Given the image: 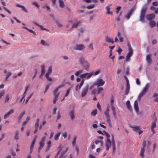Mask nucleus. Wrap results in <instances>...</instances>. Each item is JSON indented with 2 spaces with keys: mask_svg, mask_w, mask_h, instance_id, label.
Listing matches in <instances>:
<instances>
[{
  "mask_svg": "<svg viewBox=\"0 0 158 158\" xmlns=\"http://www.w3.org/2000/svg\"><path fill=\"white\" fill-rule=\"evenodd\" d=\"M39 118L37 119L36 122L35 124V128H38L39 126Z\"/></svg>",
  "mask_w": 158,
  "mask_h": 158,
  "instance_id": "obj_48",
  "label": "nucleus"
},
{
  "mask_svg": "<svg viewBox=\"0 0 158 158\" xmlns=\"http://www.w3.org/2000/svg\"><path fill=\"white\" fill-rule=\"evenodd\" d=\"M149 88V85L148 84H147L145 87L143 89L142 92L140 93L138 97V98H141L148 91V89Z\"/></svg>",
  "mask_w": 158,
  "mask_h": 158,
  "instance_id": "obj_5",
  "label": "nucleus"
},
{
  "mask_svg": "<svg viewBox=\"0 0 158 158\" xmlns=\"http://www.w3.org/2000/svg\"><path fill=\"white\" fill-rule=\"evenodd\" d=\"M101 72V70L100 69H98L96 71L94 72H91V73L92 74V76L93 75H94L95 76H96L97 75L99 74Z\"/></svg>",
  "mask_w": 158,
  "mask_h": 158,
  "instance_id": "obj_40",
  "label": "nucleus"
},
{
  "mask_svg": "<svg viewBox=\"0 0 158 158\" xmlns=\"http://www.w3.org/2000/svg\"><path fill=\"white\" fill-rule=\"evenodd\" d=\"M112 144L113 152L112 153L113 155H114L115 151V141L114 138V136L112 135Z\"/></svg>",
  "mask_w": 158,
  "mask_h": 158,
  "instance_id": "obj_11",
  "label": "nucleus"
},
{
  "mask_svg": "<svg viewBox=\"0 0 158 158\" xmlns=\"http://www.w3.org/2000/svg\"><path fill=\"white\" fill-rule=\"evenodd\" d=\"M85 48L84 45L83 44L76 45L74 47V49L76 50H82Z\"/></svg>",
  "mask_w": 158,
  "mask_h": 158,
  "instance_id": "obj_9",
  "label": "nucleus"
},
{
  "mask_svg": "<svg viewBox=\"0 0 158 158\" xmlns=\"http://www.w3.org/2000/svg\"><path fill=\"white\" fill-rule=\"evenodd\" d=\"M16 6L17 7L22 8V10L26 12V13L28 12V10L24 6L20 5L19 4H17L16 5Z\"/></svg>",
  "mask_w": 158,
  "mask_h": 158,
  "instance_id": "obj_16",
  "label": "nucleus"
},
{
  "mask_svg": "<svg viewBox=\"0 0 158 158\" xmlns=\"http://www.w3.org/2000/svg\"><path fill=\"white\" fill-rule=\"evenodd\" d=\"M58 90V89H56V88L54 90L53 92V95L55 97H58L59 95V93H57V92Z\"/></svg>",
  "mask_w": 158,
  "mask_h": 158,
  "instance_id": "obj_38",
  "label": "nucleus"
},
{
  "mask_svg": "<svg viewBox=\"0 0 158 158\" xmlns=\"http://www.w3.org/2000/svg\"><path fill=\"white\" fill-rule=\"evenodd\" d=\"M23 28L24 29H26L28 31H29L31 33L33 34L34 35H36L35 32L34 31L32 30L28 29L27 27H23Z\"/></svg>",
  "mask_w": 158,
  "mask_h": 158,
  "instance_id": "obj_31",
  "label": "nucleus"
},
{
  "mask_svg": "<svg viewBox=\"0 0 158 158\" xmlns=\"http://www.w3.org/2000/svg\"><path fill=\"white\" fill-rule=\"evenodd\" d=\"M45 66L44 64H42L41 66V75L40 76V78H41V76H42L45 73Z\"/></svg>",
  "mask_w": 158,
  "mask_h": 158,
  "instance_id": "obj_22",
  "label": "nucleus"
},
{
  "mask_svg": "<svg viewBox=\"0 0 158 158\" xmlns=\"http://www.w3.org/2000/svg\"><path fill=\"white\" fill-rule=\"evenodd\" d=\"M111 108L112 110L113 115L115 118H116V114L115 107L114 105H111Z\"/></svg>",
  "mask_w": 158,
  "mask_h": 158,
  "instance_id": "obj_20",
  "label": "nucleus"
},
{
  "mask_svg": "<svg viewBox=\"0 0 158 158\" xmlns=\"http://www.w3.org/2000/svg\"><path fill=\"white\" fill-rule=\"evenodd\" d=\"M97 110L95 109L91 113V115L94 116L97 114Z\"/></svg>",
  "mask_w": 158,
  "mask_h": 158,
  "instance_id": "obj_46",
  "label": "nucleus"
},
{
  "mask_svg": "<svg viewBox=\"0 0 158 158\" xmlns=\"http://www.w3.org/2000/svg\"><path fill=\"white\" fill-rule=\"evenodd\" d=\"M61 133L60 132H57L54 136V139L56 140H57L58 139L59 137L60 136Z\"/></svg>",
  "mask_w": 158,
  "mask_h": 158,
  "instance_id": "obj_36",
  "label": "nucleus"
},
{
  "mask_svg": "<svg viewBox=\"0 0 158 158\" xmlns=\"http://www.w3.org/2000/svg\"><path fill=\"white\" fill-rule=\"evenodd\" d=\"M51 141H49L47 143V148L46 151L48 150L51 146Z\"/></svg>",
  "mask_w": 158,
  "mask_h": 158,
  "instance_id": "obj_54",
  "label": "nucleus"
},
{
  "mask_svg": "<svg viewBox=\"0 0 158 158\" xmlns=\"http://www.w3.org/2000/svg\"><path fill=\"white\" fill-rule=\"evenodd\" d=\"M142 146L143 147L142 148H145L146 146V141L145 140H143V142L142 143Z\"/></svg>",
  "mask_w": 158,
  "mask_h": 158,
  "instance_id": "obj_53",
  "label": "nucleus"
},
{
  "mask_svg": "<svg viewBox=\"0 0 158 158\" xmlns=\"http://www.w3.org/2000/svg\"><path fill=\"white\" fill-rule=\"evenodd\" d=\"M104 132L106 136V149L108 150L111 146V142L109 139L110 136V135L106 131H104Z\"/></svg>",
  "mask_w": 158,
  "mask_h": 158,
  "instance_id": "obj_4",
  "label": "nucleus"
},
{
  "mask_svg": "<svg viewBox=\"0 0 158 158\" xmlns=\"http://www.w3.org/2000/svg\"><path fill=\"white\" fill-rule=\"evenodd\" d=\"M94 4L88 6H87V8L88 9H91L94 8Z\"/></svg>",
  "mask_w": 158,
  "mask_h": 158,
  "instance_id": "obj_64",
  "label": "nucleus"
},
{
  "mask_svg": "<svg viewBox=\"0 0 158 158\" xmlns=\"http://www.w3.org/2000/svg\"><path fill=\"white\" fill-rule=\"evenodd\" d=\"M69 115L71 118V119L73 120L75 118L74 110L70 111L69 113Z\"/></svg>",
  "mask_w": 158,
  "mask_h": 158,
  "instance_id": "obj_17",
  "label": "nucleus"
},
{
  "mask_svg": "<svg viewBox=\"0 0 158 158\" xmlns=\"http://www.w3.org/2000/svg\"><path fill=\"white\" fill-rule=\"evenodd\" d=\"M136 8V6H134L132 9L130 10L128 13L131 15L132 13L135 10Z\"/></svg>",
  "mask_w": 158,
  "mask_h": 158,
  "instance_id": "obj_49",
  "label": "nucleus"
},
{
  "mask_svg": "<svg viewBox=\"0 0 158 158\" xmlns=\"http://www.w3.org/2000/svg\"><path fill=\"white\" fill-rule=\"evenodd\" d=\"M149 25L151 27H153L156 25V23L154 21H151L149 23Z\"/></svg>",
  "mask_w": 158,
  "mask_h": 158,
  "instance_id": "obj_42",
  "label": "nucleus"
},
{
  "mask_svg": "<svg viewBox=\"0 0 158 158\" xmlns=\"http://www.w3.org/2000/svg\"><path fill=\"white\" fill-rule=\"evenodd\" d=\"M49 75H45V76L48 81H52V79L51 77H49Z\"/></svg>",
  "mask_w": 158,
  "mask_h": 158,
  "instance_id": "obj_52",
  "label": "nucleus"
},
{
  "mask_svg": "<svg viewBox=\"0 0 158 158\" xmlns=\"http://www.w3.org/2000/svg\"><path fill=\"white\" fill-rule=\"evenodd\" d=\"M59 5L60 7L63 8L64 6V2L62 0H59Z\"/></svg>",
  "mask_w": 158,
  "mask_h": 158,
  "instance_id": "obj_37",
  "label": "nucleus"
},
{
  "mask_svg": "<svg viewBox=\"0 0 158 158\" xmlns=\"http://www.w3.org/2000/svg\"><path fill=\"white\" fill-rule=\"evenodd\" d=\"M89 85H87L82 88L81 93V95L82 97H85L87 94L89 90Z\"/></svg>",
  "mask_w": 158,
  "mask_h": 158,
  "instance_id": "obj_7",
  "label": "nucleus"
},
{
  "mask_svg": "<svg viewBox=\"0 0 158 158\" xmlns=\"http://www.w3.org/2000/svg\"><path fill=\"white\" fill-rule=\"evenodd\" d=\"M56 23L57 25L59 27H61L63 26L62 25L60 22H58V21H56Z\"/></svg>",
  "mask_w": 158,
  "mask_h": 158,
  "instance_id": "obj_58",
  "label": "nucleus"
},
{
  "mask_svg": "<svg viewBox=\"0 0 158 158\" xmlns=\"http://www.w3.org/2000/svg\"><path fill=\"white\" fill-rule=\"evenodd\" d=\"M106 14L108 15L110 14L111 15H112L113 13L112 12L110 11V7L109 6H107L106 7Z\"/></svg>",
  "mask_w": 158,
  "mask_h": 158,
  "instance_id": "obj_29",
  "label": "nucleus"
},
{
  "mask_svg": "<svg viewBox=\"0 0 158 158\" xmlns=\"http://www.w3.org/2000/svg\"><path fill=\"white\" fill-rule=\"evenodd\" d=\"M42 7L43 8H46L48 11H50V7L48 6L45 4L44 6H43Z\"/></svg>",
  "mask_w": 158,
  "mask_h": 158,
  "instance_id": "obj_50",
  "label": "nucleus"
},
{
  "mask_svg": "<svg viewBox=\"0 0 158 158\" xmlns=\"http://www.w3.org/2000/svg\"><path fill=\"white\" fill-rule=\"evenodd\" d=\"M79 61L80 64L86 70L88 71L89 70L90 64L87 61L85 60L84 58H80L79 59Z\"/></svg>",
  "mask_w": 158,
  "mask_h": 158,
  "instance_id": "obj_1",
  "label": "nucleus"
},
{
  "mask_svg": "<svg viewBox=\"0 0 158 158\" xmlns=\"http://www.w3.org/2000/svg\"><path fill=\"white\" fill-rule=\"evenodd\" d=\"M114 100L113 97H112L110 99V102L111 105H114Z\"/></svg>",
  "mask_w": 158,
  "mask_h": 158,
  "instance_id": "obj_59",
  "label": "nucleus"
},
{
  "mask_svg": "<svg viewBox=\"0 0 158 158\" xmlns=\"http://www.w3.org/2000/svg\"><path fill=\"white\" fill-rule=\"evenodd\" d=\"M9 100V96L8 95H7L6 96L5 100V102H8Z\"/></svg>",
  "mask_w": 158,
  "mask_h": 158,
  "instance_id": "obj_55",
  "label": "nucleus"
},
{
  "mask_svg": "<svg viewBox=\"0 0 158 158\" xmlns=\"http://www.w3.org/2000/svg\"><path fill=\"white\" fill-rule=\"evenodd\" d=\"M155 17V14H151L147 16V18L149 20H151L153 19Z\"/></svg>",
  "mask_w": 158,
  "mask_h": 158,
  "instance_id": "obj_19",
  "label": "nucleus"
},
{
  "mask_svg": "<svg viewBox=\"0 0 158 158\" xmlns=\"http://www.w3.org/2000/svg\"><path fill=\"white\" fill-rule=\"evenodd\" d=\"M33 23L34 24H35V25L38 26V27H40L42 30H46V31H49L48 30V29H47L46 28H44L43 26H42V25H41L39 24L38 23H37L36 22H33Z\"/></svg>",
  "mask_w": 158,
  "mask_h": 158,
  "instance_id": "obj_23",
  "label": "nucleus"
},
{
  "mask_svg": "<svg viewBox=\"0 0 158 158\" xmlns=\"http://www.w3.org/2000/svg\"><path fill=\"white\" fill-rule=\"evenodd\" d=\"M126 105L127 109L130 111L132 109L131 108V105L130 101L128 100L126 102Z\"/></svg>",
  "mask_w": 158,
  "mask_h": 158,
  "instance_id": "obj_27",
  "label": "nucleus"
},
{
  "mask_svg": "<svg viewBox=\"0 0 158 158\" xmlns=\"http://www.w3.org/2000/svg\"><path fill=\"white\" fill-rule=\"evenodd\" d=\"M154 121L152 122V125L151 127V128H156V118L155 117L153 118Z\"/></svg>",
  "mask_w": 158,
  "mask_h": 158,
  "instance_id": "obj_28",
  "label": "nucleus"
},
{
  "mask_svg": "<svg viewBox=\"0 0 158 158\" xmlns=\"http://www.w3.org/2000/svg\"><path fill=\"white\" fill-rule=\"evenodd\" d=\"M35 143V140H33V141L31 143V144L30 146V154H31L32 152V150H33Z\"/></svg>",
  "mask_w": 158,
  "mask_h": 158,
  "instance_id": "obj_33",
  "label": "nucleus"
},
{
  "mask_svg": "<svg viewBox=\"0 0 158 158\" xmlns=\"http://www.w3.org/2000/svg\"><path fill=\"white\" fill-rule=\"evenodd\" d=\"M69 22L72 24V27L69 28V30L71 31L73 28H77L80 25V22L77 19H75L69 21Z\"/></svg>",
  "mask_w": 158,
  "mask_h": 158,
  "instance_id": "obj_2",
  "label": "nucleus"
},
{
  "mask_svg": "<svg viewBox=\"0 0 158 158\" xmlns=\"http://www.w3.org/2000/svg\"><path fill=\"white\" fill-rule=\"evenodd\" d=\"M40 44L43 45L47 46L48 47L49 46V44H48L46 43L45 41L42 40H41Z\"/></svg>",
  "mask_w": 158,
  "mask_h": 158,
  "instance_id": "obj_35",
  "label": "nucleus"
},
{
  "mask_svg": "<svg viewBox=\"0 0 158 158\" xmlns=\"http://www.w3.org/2000/svg\"><path fill=\"white\" fill-rule=\"evenodd\" d=\"M77 137L76 136H74L73 139V140L72 142V144L73 147H74L76 144V140L77 139Z\"/></svg>",
  "mask_w": 158,
  "mask_h": 158,
  "instance_id": "obj_30",
  "label": "nucleus"
},
{
  "mask_svg": "<svg viewBox=\"0 0 158 158\" xmlns=\"http://www.w3.org/2000/svg\"><path fill=\"white\" fill-rule=\"evenodd\" d=\"M114 46H110L109 48H110V55H109V57H110L112 55V50L114 48Z\"/></svg>",
  "mask_w": 158,
  "mask_h": 158,
  "instance_id": "obj_51",
  "label": "nucleus"
},
{
  "mask_svg": "<svg viewBox=\"0 0 158 158\" xmlns=\"http://www.w3.org/2000/svg\"><path fill=\"white\" fill-rule=\"evenodd\" d=\"M103 90L102 88H99L98 89L97 94H99L101 93V92Z\"/></svg>",
  "mask_w": 158,
  "mask_h": 158,
  "instance_id": "obj_56",
  "label": "nucleus"
},
{
  "mask_svg": "<svg viewBox=\"0 0 158 158\" xmlns=\"http://www.w3.org/2000/svg\"><path fill=\"white\" fill-rule=\"evenodd\" d=\"M147 8V7L146 6H143L141 10V13L145 14Z\"/></svg>",
  "mask_w": 158,
  "mask_h": 158,
  "instance_id": "obj_39",
  "label": "nucleus"
},
{
  "mask_svg": "<svg viewBox=\"0 0 158 158\" xmlns=\"http://www.w3.org/2000/svg\"><path fill=\"white\" fill-rule=\"evenodd\" d=\"M19 135V131H16L15 132L14 139L15 140H18Z\"/></svg>",
  "mask_w": 158,
  "mask_h": 158,
  "instance_id": "obj_32",
  "label": "nucleus"
},
{
  "mask_svg": "<svg viewBox=\"0 0 158 158\" xmlns=\"http://www.w3.org/2000/svg\"><path fill=\"white\" fill-rule=\"evenodd\" d=\"M52 72V67L51 66H50L48 69L47 72L45 75H50Z\"/></svg>",
  "mask_w": 158,
  "mask_h": 158,
  "instance_id": "obj_34",
  "label": "nucleus"
},
{
  "mask_svg": "<svg viewBox=\"0 0 158 158\" xmlns=\"http://www.w3.org/2000/svg\"><path fill=\"white\" fill-rule=\"evenodd\" d=\"M145 148H141L140 149L139 155L141 157V158H143L144 156V152Z\"/></svg>",
  "mask_w": 158,
  "mask_h": 158,
  "instance_id": "obj_25",
  "label": "nucleus"
},
{
  "mask_svg": "<svg viewBox=\"0 0 158 158\" xmlns=\"http://www.w3.org/2000/svg\"><path fill=\"white\" fill-rule=\"evenodd\" d=\"M134 107L135 110L137 114L139 112V107L138 106V102L137 100H135L134 103Z\"/></svg>",
  "mask_w": 158,
  "mask_h": 158,
  "instance_id": "obj_13",
  "label": "nucleus"
},
{
  "mask_svg": "<svg viewBox=\"0 0 158 158\" xmlns=\"http://www.w3.org/2000/svg\"><path fill=\"white\" fill-rule=\"evenodd\" d=\"M151 54H149L147 55L146 57V59L148 65H151L152 63V60L151 58Z\"/></svg>",
  "mask_w": 158,
  "mask_h": 158,
  "instance_id": "obj_12",
  "label": "nucleus"
},
{
  "mask_svg": "<svg viewBox=\"0 0 158 158\" xmlns=\"http://www.w3.org/2000/svg\"><path fill=\"white\" fill-rule=\"evenodd\" d=\"M105 83L104 81L102 79H99L97 80L96 85H97V87H98L100 86H102Z\"/></svg>",
  "mask_w": 158,
  "mask_h": 158,
  "instance_id": "obj_10",
  "label": "nucleus"
},
{
  "mask_svg": "<svg viewBox=\"0 0 158 158\" xmlns=\"http://www.w3.org/2000/svg\"><path fill=\"white\" fill-rule=\"evenodd\" d=\"M83 72V70H79L77 71L75 73V75L77 76H78L80 74L82 73Z\"/></svg>",
  "mask_w": 158,
  "mask_h": 158,
  "instance_id": "obj_43",
  "label": "nucleus"
},
{
  "mask_svg": "<svg viewBox=\"0 0 158 158\" xmlns=\"http://www.w3.org/2000/svg\"><path fill=\"white\" fill-rule=\"evenodd\" d=\"M45 143H42V142H39V146L38 148V152L39 153H40V150L41 149L43 148L44 145Z\"/></svg>",
  "mask_w": 158,
  "mask_h": 158,
  "instance_id": "obj_26",
  "label": "nucleus"
},
{
  "mask_svg": "<svg viewBox=\"0 0 158 158\" xmlns=\"http://www.w3.org/2000/svg\"><path fill=\"white\" fill-rule=\"evenodd\" d=\"M4 73H6V77L4 78V80L5 81H7V79L9 78L11 75V73L10 72H8L6 70H4Z\"/></svg>",
  "mask_w": 158,
  "mask_h": 158,
  "instance_id": "obj_14",
  "label": "nucleus"
},
{
  "mask_svg": "<svg viewBox=\"0 0 158 158\" xmlns=\"http://www.w3.org/2000/svg\"><path fill=\"white\" fill-rule=\"evenodd\" d=\"M62 135L64 137V139L66 138L67 137V132L66 131L64 132L62 134Z\"/></svg>",
  "mask_w": 158,
  "mask_h": 158,
  "instance_id": "obj_60",
  "label": "nucleus"
},
{
  "mask_svg": "<svg viewBox=\"0 0 158 158\" xmlns=\"http://www.w3.org/2000/svg\"><path fill=\"white\" fill-rule=\"evenodd\" d=\"M84 80L82 79L80 84H77L76 85L75 89L76 91L78 92L79 91V90L81 89V87L84 84Z\"/></svg>",
  "mask_w": 158,
  "mask_h": 158,
  "instance_id": "obj_8",
  "label": "nucleus"
},
{
  "mask_svg": "<svg viewBox=\"0 0 158 158\" xmlns=\"http://www.w3.org/2000/svg\"><path fill=\"white\" fill-rule=\"evenodd\" d=\"M92 76V74L91 72L90 73H82L80 75V77L81 78L85 79L88 80L91 78Z\"/></svg>",
  "mask_w": 158,
  "mask_h": 158,
  "instance_id": "obj_6",
  "label": "nucleus"
},
{
  "mask_svg": "<svg viewBox=\"0 0 158 158\" xmlns=\"http://www.w3.org/2000/svg\"><path fill=\"white\" fill-rule=\"evenodd\" d=\"M25 114V112L24 111H23L20 114L18 118V122L19 123L20 122L22 118L24 116V115Z\"/></svg>",
  "mask_w": 158,
  "mask_h": 158,
  "instance_id": "obj_21",
  "label": "nucleus"
},
{
  "mask_svg": "<svg viewBox=\"0 0 158 158\" xmlns=\"http://www.w3.org/2000/svg\"><path fill=\"white\" fill-rule=\"evenodd\" d=\"M57 110V108L56 107H55L53 108V114L55 115L56 113V111Z\"/></svg>",
  "mask_w": 158,
  "mask_h": 158,
  "instance_id": "obj_63",
  "label": "nucleus"
},
{
  "mask_svg": "<svg viewBox=\"0 0 158 158\" xmlns=\"http://www.w3.org/2000/svg\"><path fill=\"white\" fill-rule=\"evenodd\" d=\"M110 111V109L109 107H107L105 111L104 112V114L106 116V121L108 123L110 126L111 127V120L110 118V116L109 115V113Z\"/></svg>",
  "mask_w": 158,
  "mask_h": 158,
  "instance_id": "obj_3",
  "label": "nucleus"
},
{
  "mask_svg": "<svg viewBox=\"0 0 158 158\" xmlns=\"http://www.w3.org/2000/svg\"><path fill=\"white\" fill-rule=\"evenodd\" d=\"M106 41L107 43H110L112 44H113L114 43L112 38L106 36Z\"/></svg>",
  "mask_w": 158,
  "mask_h": 158,
  "instance_id": "obj_18",
  "label": "nucleus"
},
{
  "mask_svg": "<svg viewBox=\"0 0 158 158\" xmlns=\"http://www.w3.org/2000/svg\"><path fill=\"white\" fill-rule=\"evenodd\" d=\"M98 143H100V145H101V146H102L103 145V143H102V141L97 140V141H96L95 142V143L96 144H97Z\"/></svg>",
  "mask_w": 158,
  "mask_h": 158,
  "instance_id": "obj_61",
  "label": "nucleus"
},
{
  "mask_svg": "<svg viewBox=\"0 0 158 158\" xmlns=\"http://www.w3.org/2000/svg\"><path fill=\"white\" fill-rule=\"evenodd\" d=\"M129 47V52L128 53H130V54H131L133 55V50L131 48V45L129 44L128 45Z\"/></svg>",
  "mask_w": 158,
  "mask_h": 158,
  "instance_id": "obj_45",
  "label": "nucleus"
},
{
  "mask_svg": "<svg viewBox=\"0 0 158 158\" xmlns=\"http://www.w3.org/2000/svg\"><path fill=\"white\" fill-rule=\"evenodd\" d=\"M132 55V54H130L128 53L126 56V60L127 61H128L130 60V57Z\"/></svg>",
  "mask_w": 158,
  "mask_h": 158,
  "instance_id": "obj_44",
  "label": "nucleus"
},
{
  "mask_svg": "<svg viewBox=\"0 0 158 158\" xmlns=\"http://www.w3.org/2000/svg\"><path fill=\"white\" fill-rule=\"evenodd\" d=\"M121 6H118L116 8V13L117 14H118L119 13V11L121 9Z\"/></svg>",
  "mask_w": 158,
  "mask_h": 158,
  "instance_id": "obj_57",
  "label": "nucleus"
},
{
  "mask_svg": "<svg viewBox=\"0 0 158 158\" xmlns=\"http://www.w3.org/2000/svg\"><path fill=\"white\" fill-rule=\"evenodd\" d=\"M70 90V88L69 89H68L67 90L66 93L65 95V97H67L68 95Z\"/></svg>",
  "mask_w": 158,
  "mask_h": 158,
  "instance_id": "obj_62",
  "label": "nucleus"
},
{
  "mask_svg": "<svg viewBox=\"0 0 158 158\" xmlns=\"http://www.w3.org/2000/svg\"><path fill=\"white\" fill-rule=\"evenodd\" d=\"M130 127L133 128V129L134 131H137L140 129V127L138 126H131Z\"/></svg>",
  "mask_w": 158,
  "mask_h": 158,
  "instance_id": "obj_41",
  "label": "nucleus"
},
{
  "mask_svg": "<svg viewBox=\"0 0 158 158\" xmlns=\"http://www.w3.org/2000/svg\"><path fill=\"white\" fill-rule=\"evenodd\" d=\"M31 4L32 5L35 6L37 8H39L40 5L36 2H32Z\"/></svg>",
  "mask_w": 158,
  "mask_h": 158,
  "instance_id": "obj_47",
  "label": "nucleus"
},
{
  "mask_svg": "<svg viewBox=\"0 0 158 158\" xmlns=\"http://www.w3.org/2000/svg\"><path fill=\"white\" fill-rule=\"evenodd\" d=\"M2 4L3 5V8L4 9V10L7 12L9 14H11V12L10 11V10L7 9L6 7H5V6H6V3L5 2H2Z\"/></svg>",
  "mask_w": 158,
  "mask_h": 158,
  "instance_id": "obj_24",
  "label": "nucleus"
},
{
  "mask_svg": "<svg viewBox=\"0 0 158 158\" xmlns=\"http://www.w3.org/2000/svg\"><path fill=\"white\" fill-rule=\"evenodd\" d=\"M130 89V84L128 80H127V83L126 85V89L125 92V94L127 95L128 94Z\"/></svg>",
  "mask_w": 158,
  "mask_h": 158,
  "instance_id": "obj_15",
  "label": "nucleus"
}]
</instances>
